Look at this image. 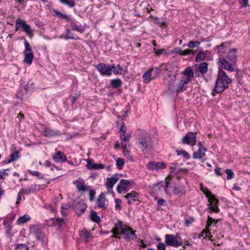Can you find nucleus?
Returning <instances> with one entry per match:
<instances>
[{"instance_id":"nucleus-1","label":"nucleus","mask_w":250,"mask_h":250,"mask_svg":"<svg viewBox=\"0 0 250 250\" xmlns=\"http://www.w3.org/2000/svg\"><path fill=\"white\" fill-rule=\"evenodd\" d=\"M134 136L138 147L144 154H148L153 150L154 146L152 139L145 130H136L134 133Z\"/></svg>"},{"instance_id":"nucleus-2","label":"nucleus","mask_w":250,"mask_h":250,"mask_svg":"<svg viewBox=\"0 0 250 250\" xmlns=\"http://www.w3.org/2000/svg\"><path fill=\"white\" fill-rule=\"evenodd\" d=\"M231 79L227 75L226 73L222 69L219 70L217 79L215 82L213 92L220 93L224 91L229 87V84L231 83Z\"/></svg>"},{"instance_id":"nucleus-3","label":"nucleus","mask_w":250,"mask_h":250,"mask_svg":"<svg viewBox=\"0 0 250 250\" xmlns=\"http://www.w3.org/2000/svg\"><path fill=\"white\" fill-rule=\"evenodd\" d=\"M181 74L183 75V77L175 88V92L177 94L186 90L187 88V85L190 83L194 77L193 70L190 66L186 67Z\"/></svg>"},{"instance_id":"nucleus-4","label":"nucleus","mask_w":250,"mask_h":250,"mask_svg":"<svg viewBox=\"0 0 250 250\" xmlns=\"http://www.w3.org/2000/svg\"><path fill=\"white\" fill-rule=\"evenodd\" d=\"M203 191L206 197L208 198V207L206 208V210L209 213L212 212H219L220 211L218 207L219 200L216 198L215 195L208 189L207 188L205 190H203Z\"/></svg>"},{"instance_id":"nucleus-5","label":"nucleus","mask_w":250,"mask_h":250,"mask_svg":"<svg viewBox=\"0 0 250 250\" xmlns=\"http://www.w3.org/2000/svg\"><path fill=\"white\" fill-rule=\"evenodd\" d=\"M30 232L33 234L36 238L42 243L43 246H45L48 243V239L42 230V228L39 225H32L30 227Z\"/></svg>"},{"instance_id":"nucleus-6","label":"nucleus","mask_w":250,"mask_h":250,"mask_svg":"<svg viewBox=\"0 0 250 250\" xmlns=\"http://www.w3.org/2000/svg\"><path fill=\"white\" fill-rule=\"evenodd\" d=\"M165 238L166 245L168 247L178 248L184 244L181 237L178 234H167L165 235Z\"/></svg>"},{"instance_id":"nucleus-7","label":"nucleus","mask_w":250,"mask_h":250,"mask_svg":"<svg viewBox=\"0 0 250 250\" xmlns=\"http://www.w3.org/2000/svg\"><path fill=\"white\" fill-rule=\"evenodd\" d=\"M15 24L16 31L22 30L30 38L33 36L34 30L31 28L30 25L27 24L25 21L18 19L16 21Z\"/></svg>"},{"instance_id":"nucleus-8","label":"nucleus","mask_w":250,"mask_h":250,"mask_svg":"<svg viewBox=\"0 0 250 250\" xmlns=\"http://www.w3.org/2000/svg\"><path fill=\"white\" fill-rule=\"evenodd\" d=\"M25 46V50L23 53L25 55V58L23 60L24 62L30 65L33 61L34 58V54L32 51L31 47L29 43L25 39L24 42Z\"/></svg>"},{"instance_id":"nucleus-9","label":"nucleus","mask_w":250,"mask_h":250,"mask_svg":"<svg viewBox=\"0 0 250 250\" xmlns=\"http://www.w3.org/2000/svg\"><path fill=\"white\" fill-rule=\"evenodd\" d=\"M125 225H124L122 221L120 220H117L116 222L110 232L113 234L112 237L120 239V235L122 234L124 230Z\"/></svg>"},{"instance_id":"nucleus-10","label":"nucleus","mask_w":250,"mask_h":250,"mask_svg":"<svg viewBox=\"0 0 250 250\" xmlns=\"http://www.w3.org/2000/svg\"><path fill=\"white\" fill-rule=\"evenodd\" d=\"M135 232L131 227L125 225L122 234L123 235V238L126 242H130L137 238V236Z\"/></svg>"},{"instance_id":"nucleus-11","label":"nucleus","mask_w":250,"mask_h":250,"mask_svg":"<svg viewBox=\"0 0 250 250\" xmlns=\"http://www.w3.org/2000/svg\"><path fill=\"white\" fill-rule=\"evenodd\" d=\"M196 132H188L183 138L182 142L183 144L194 146L196 143Z\"/></svg>"},{"instance_id":"nucleus-12","label":"nucleus","mask_w":250,"mask_h":250,"mask_svg":"<svg viewBox=\"0 0 250 250\" xmlns=\"http://www.w3.org/2000/svg\"><path fill=\"white\" fill-rule=\"evenodd\" d=\"M147 168L151 171H158L166 168L164 162L150 161L146 165Z\"/></svg>"},{"instance_id":"nucleus-13","label":"nucleus","mask_w":250,"mask_h":250,"mask_svg":"<svg viewBox=\"0 0 250 250\" xmlns=\"http://www.w3.org/2000/svg\"><path fill=\"white\" fill-rule=\"evenodd\" d=\"M218 64L221 67L230 72H233L234 70V68L233 66L234 63H231L229 61L228 62L226 58L220 57L218 58Z\"/></svg>"},{"instance_id":"nucleus-14","label":"nucleus","mask_w":250,"mask_h":250,"mask_svg":"<svg viewBox=\"0 0 250 250\" xmlns=\"http://www.w3.org/2000/svg\"><path fill=\"white\" fill-rule=\"evenodd\" d=\"M87 208L86 205L85 204L83 200H80L78 202H75L73 205V208L75 211L76 213L80 216L84 212Z\"/></svg>"},{"instance_id":"nucleus-15","label":"nucleus","mask_w":250,"mask_h":250,"mask_svg":"<svg viewBox=\"0 0 250 250\" xmlns=\"http://www.w3.org/2000/svg\"><path fill=\"white\" fill-rule=\"evenodd\" d=\"M96 69L103 76H110L111 75V69L109 65L104 63H100L95 66Z\"/></svg>"},{"instance_id":"nucleus-16","label":"nucleus","mask_w":250,"mask_h":250,"mask_svg":"<svg viewBox=\"0 0 250 250\" xmlns=\"http://www.w3.org/2000/svg\"><path fill=\"white\" fill-rule=\"evenodd\" d=\"M167 180V178H166V182H161L154 185L153 188L154 190L156 192H160L164 190L167 193H168V188L170 186L169 180L168 181Z\"/></svg>"},{"instance_id":"nucleus-17","label":"nucleus","mask_w":250,"mask_h":250,"mask_svg":"<svg viewBox=\"0 0 250 250\" xmlns=\"http://www.w3.org/2000/svg\"><path fill=\"white\" fill-rule=\"evenodd\" d=\"M70 22V26L73 30L77 31L81 33H83L85 29L86 24H79V22L74 19L70 18L69 21Z\"/></svg>"},{"instance_id":"nucleus-18","label":"nucleus","mask_w":250,"mask_h":250,"mask_svg":"<svg viewBox=\"0 0 250 250\" xmlns=\"http://www.w3.org/2000/svg\"><path fill=\"white\" fill-rule=\"evenodd\" d=\"M119 175L116 173L110 178H107L106 182V187L109 192L112 190V188L117 181L119 180Z\"/></svg>"},{"instance_id":"nucleus-19","label":"nucleus","mask_w":250,"mask_h":250,"mask_svg":"<svg viewBox=\"0 0 250 250\" xmlns=\"http://www.w3.org/2000/svg\"><path fill=\"white\" fill-rule=\"evenodd\" d=\"M199 148L197 152H195L193 154V158L194 159H202L206 155L207 148L203 146L201 142L198 143Z\"/></svg>"},{"instance_id":"nucleus-20","label":"nucleus","mask_w":250,"mask_h":250,"mask_svg":"<svg viewBox=\"0 0 250 250\" xmlns=\"http://www.w3.org/2000/svg\"><path fill=\"white\" fill-rule=\"evenodd\" d=\"M229 44L228 42H222L220 45L216 46L217 52L220 57H224L225 54L229 50Z\"/></svg>"},{"instance_id":"nucleus-21","label":"nucleus","mask_w":250,"mask_h":250,"mask_svg":"<svg viewBox=\"0 0 250 250\" xmlns=\"http://www.w3.org/2000/svg\"><path fill=\"white\" fill-rule=\"evenodd\" d=\"M130 181L128 180L122 179L119 183L117 187V191L118 193L121 194L123 191L126 192L127 190V186L130 185Z\"/></svg>"},{"instance_id":"nucleus-22","label":"nucleus","mask_w":250,"mask_h":250,"mask_svg":"<svg viewBox=\"0 0 250 250\" xmlns=\"http://www.w3.org/2000/svg\"><path fill=\"white\" fill-rule=\"evenodd\" d=\"M53 160L57 163H62L66 162L67 160L65 154L60 151H58L52 157Z\"/></svg>"},{"instance_id":"nucleus-23","label":"nucleus","mask_w":250,"mask_h":250,"mask_svg":"<svg viewBox=\"0 0 250 250\" xmlns=\"http://www.w3.org/2000/svg\"><path fill=\"white\" fill-rule=\"evenodd\" d=\"M106 203H108V201H106L105 194L104 193H101L97 201V206L100 208L106 209L107 206Z\"/></svg>"},{"instance_id":"nucleus-24","label":"nucleus","mask_w":250,"mask_h":250,"mask_svg":"<svg viewBox=\"0 0 250 250\" xmlns=\"http://www.w3.org/2000/svg\"><path fill=\"white\" fill-rule=\"evenodd\" d=\"M80 237L85 242H87L92 238L91 232L86 229H83L80 233Z\"/></svg>"},{"instance_id":"nucleus-25","label":"nucleus","mask_w":250,"mask_h":250,"mask_svg":"<svg viewBox=\"0 0 250 250\" xmlns=\"http://www.w3.org/2000/svg\"><path fill=\"white\" fill-rule=\"evenodd\" d=\"M236 51L237 49L235 48L230 49L227 54L226 58L231 63H235L237 60Z\"/></svg>"},{"instance_id":"nucleus-26","label":"nucleus","mask_w":250,"mask_h":250,"mask_svg":"<svg viewBox=\"0 0 250 250\" xmlns=\"http://www.w3.org/2000/svg\"><path fill=\"white\" fill-rule=\"evenodd\" d=\"M127 199V203L131 204L134 201L138 200L139 194L135 191H132L131 192L127 193L124 196Z\"/></svg>"},{"instance_id":"nucleus-27","label":"nucleus","mask_w":250,"mask_h":250,"mask_svg":"<svg viewBox=\"0 0 250 250\" xmlns=\"http://www.w3.org/2000/svg\"><path fill=\"white\" fill-rule=\"evenodd\" d=\"M131 136L129 134H125L124 133L122 135H121L120 138L121 139V145L122 147L124 150L125 153V149H126L128 143V141L130 139Z\"/></svg>"},{"instance_id":"nucleus-28","label":"nucleus","mask_w":250,"mask_h":250,"mask_svg":"<svg viewBox=\"0 0 250 250\" xmlns=\"http://www.w3.org/2000/svg\"><path fill=\"white\" fill-rule=\"evenodd\" d=\"M43 134L47 137H53L60 134L59 131L48 127H45L43 131Z\"/></svg>"},{"instance_id":"nucleus-29","label":"nucleus","mask_w":250,"mask_h":250,"mask_svg":"<svg viewBox=\"0 0 250 250\" xmlns=\"http://www.w3.org/2000/svg\"><path fill=\"white\" fill-rule=\"evenodd\" d=\"M73 184L76 185L78 190L80 192H83L85 191L89 190L90 188L89 186H85L83 182H80L77 180L73 181Z\"/></svg>"},{"instance_id":"nucleus-30","label":"nucleus","mask_w":250,"mask_h":250,"mask_svg":"<svg viewBox=\"0 0 250 250\" xmlns=\"http://www.w3.org/2000/svg\"><path fill=\"white\" fill-rule=\"evenodd\" d=\"M177 75V74L174 75L170 74L168 75L169 77L171 78L168 83V89L173 93L175 92V84Z\"/></svg>"},{"instance_id":"nucleus-31","label":"nucleus","mask_w":250,"mask_h":250,"mask_svg":"<svg viewBox=\"0 0 250 250\" xmlns=\"http://www.w3.org/2000/svg\"><path fill=\"white\" fill-rule=\"evenodd\" d=\"M87 167L90 170L100 169L104 167V166L102 164L93 163L90 160L87 161Z\"/></svg>"},{"instance_id":"nucleus-32","label":"nucleus","mask_w":250,"mask_h":250,"mask_svg":"<svg viewBox=\"0 0 250 250\" xmlns=\"http://www.w3.org/2000/svg\"><path fill=\"white\" fill-rule=\"evenodd\" d=\"M185 187L184 186L175 185L173 187V192L176 195L181 196L185 194Z\"/></svg>"},{"instance_id":"nucleus-33","label":"nucleus","mask_w":250,"mask_h":250,"mask_svg":"<svg viewBox=\"0 0 250 250\" xmlns=\"http://www.w3.org/2000/svg\"><path fill=\"white\" fill-rule=\"evenodd\" d=\"M37 189V185L36 184H32L28 188H22L21 189L20 194H29L36 191Z\"/></svg>"},{"instance_id":"nucleus-34","label":"nucleus","mask_w":250,"mask_h":250,"mask_svg":"<svg viewBox=\"0 0 250 250\" xmlns=\"http://www.w3.org/2000/svg\"><path fill=\"white\" fill-rule=\"evenodd\" d=\"M53 16H56L57 17L67 21H69L70 20V17L69 15L63 14L58 10L54 9L53 10Z\"/></svg>"},{"instance_id":"nucleus-35","label":"nucleus","mask_w":250,"mask_h":250,"mask_svg":"<svg viewBox=\"0 0 250 250\" xmlns=\"http://www.w3.org/2000/svg\"><path fill=\"white\" fill-rule=\"evenodd\" d=\"M208 63L203 62L199 65V70L202 76H204L208 70Z\"/></svg>"},{"instance_id":"nucleus-36","label":"nucleus","mask_w":250,"mask_h":250,"mask_svg":"<svg viewBox=\"0 0 250 250\" xmlns=\"http://www.w3.org/2000/svg\"><path fill=\"white\" fill-rule=\"evenodd\" d=\"M64 39H73L75 40H80V38L78 36L72 33L69 29H67L65 31Z\"/></svg>"},{"instance_id":"nucleus-37","label":"nucleus","mask_w":250,"mask_h":250,"mask_svg":"<svg viewBox=\"0 0 250 250\" xmlns=\"http://www.w3.org/2000/svg\"><path fill=\"white\" fill-rule=\"evenodd\" d=\"M30 217L28 214H24L19 218L16 223L18 225L23 224L30 220Z\"/></svg>"},{"instance_id":"nucleus-38","label":"nucleus","mask_w":250,"mask_h":250,"mask_svg":"<svg viewBox=\"0 0 250 250\" xmlns=\"http://www.w3.org/2000/svg\"><path fill=\"white\" fill-rule=\"evenodd\" d=\"M122 83V81L120 79H112L110 81V84L113 88H118L121 85Z\"/></svg>"},{"instance_id":"nucleus-39","label":"nucleus","mask_w":250,"mask_h":250,"mask_svg":"<svg viewBox=\"0 0 250 250\" xmlns=\"http://www.w3.org/2000/svg\"><path fill=\"white\" fill-rule=\"evenodd\" d=\"M151 72L152 70H149L143 74V78L145 82L148 83L152 80L151 78Z\"/></svg>"},{"instance_id":"nucleus-40","label":"nucleus","mask_w":250,"mask_h":250,"mask_svg":"<svg viewBox=\"0 0 250 250\" xmlns=\"http://www.w3.org/2000/svg\"><path fill=\"white\" fill-rule=\"evenodd\" d=\"M207 56L206 54L204 52H199L195 58V61L196 62H199L201 61H203L205 59Z\"/></svg>"},{"instance_id":"nucleus-41","label":"nucleus","mask_w":250,"mask_h":250,"mask_svg":"<svg viewBox=\"0 0 250 250\" xmlns=\"http://www.w3.org/2000/svg\"><path fill=\"white\" fill-rule=\"evenodd\" d=\"M19 152L18 151H15L12 153L10 155V158L7 161V163H10L12 162L17 160L19 157Z\"/></svg>"},{"instance_id":"nucleus-42","label":"nucleus","mask_w":250,"mask_h":250,"mask_svg":"<svg viewBox=\"0 0 250 250\" xmlns=\"http://www.w3.org/2000/svg\"><path fill=\"white\" fill-rule=\"evenodd\" d=\"M90 218L92 221L95 223H98L100 221V218L98 216L97 213L94 211L91 212Z\"/></svg>"},{"instance_id":"nucleus-43","label":"nucleus","mask_w":250,"mask_h":250,"mask_svg":"<svg viewBox=\"0 0 250 250\" xmlns=\"http://www.w3.org/2000/svg\"><path fill=\"white\" fill-rule=\"evenodd\" d=\"M27 171L29 174L34 176L37 177L40 179H42L43 178V174L37 171H32L30 169H28Z\"/></svg>"},{"instance_id":"nucleus-44","label":"nucleus","mask_w":250,"mask_h":250,"mask_svg":"<svg viewBox=\"0 0 250 250\" xmlns=\"http://www.w3.org/2000/svg\"><path fill=\"white\" fill-rule=\"evenodd\" d=\"M177 154L178 155H182L184 158L189 159L190 158V155L187 151L181 150H176Z\"/></svg>"},{"instance_id":"nucleus-45","label":"nucleus","mask_w":250,"mask_h":250,"mask_svg":"<svg viewBox=\"0 0 250 250\" xmlns=\"http://www.w3.org/2000/svg\"><path fill=\"white\" fill-rule=\"evenodd\" d=\"M14 250H29L28 247L25 244H18Z\"/></svg>"},{"instance_id":"nucleus-46","label":"nucleus","mask_w":250,"mask_h":250,"mask_svg":"<svg viewBox=\"0 0 250 250\" xmlns=\"http://www.w3.org/2000/svg\"><path fill=\"white\" fill-rule=\"evenodd\" d=\"M125 165V161L123 159L118 158L116 160V166L118 169H121L123 168Z\"/></svg>"},{"instance_id":"nucleus-47","label":"nucleus","mask_w":250,"mask_h":250,"mask_svg":"<svg viewBox=\"0 0 250 250\" xmlns=\"http://www.w3.org/2000/svg\"><path fill=\"white\" fill-rule=\"evenodd\" d=\"M200 44V42L199 41H189L187 45L190 48H193L196 46L198 47Z\"/></svg>"},{"instance_id":"nucleus-48","label":"nucleus","mask_w":250,"mask_h":250,"mask_svg":"<svg viewBox=\"0 0 250 250\" xmlns=\"http://www.w3.org/2000/svg\"><path fill=\"white\" fill-rule=\"evenodd\" d=\"M60 1L62 4L67 5L69 7H73L75 4L73 1H69V0H60Z\"/></svg>"},{"instance_id":"nucleus-49","label":"nucleus","mask_w":250,"mask_h":250,"mask_svg":"<svg viewBox=\"0 0 250 250\" xmlns=\"http://www.w3.org/2000/svg\"><path fill=\"white\" fill-rule=\"evenodd\" d=\"M226 173L227 174V178L228 180H230L234 177V173L230 169H226L225 170Z\"/></svg>"},{"instance_id":"nucleus-50","label":"nucleus","mask_w":250,"mask_h":250,"mask_svg":"<svg viewBox=\"0 0 250 250\" xmlns=\"http://www.w3.org/2000/svg\"><path fill=\"white\" fill-rule=\"evenodd\" d=\"M9 170V169L0 170V179L4 180L5 179L6 177L8 175V173L6 171Z\"/></svg>"},{"instance_id":"nucleus-51","label":"nucleus","mask_w":250,"mask_h":250,"mask_svg":"<svg viewBox=\"0 0 250 250\" xmlns=\"http://www.w3.org/2000/svg\"><path fill=\"white\" fill-rule=\"evenodd\" d=\"M195 51L190 49H186L184 50H182V56H186L188 55H194L195 54Z\"/></svg>"},{"instance_id":"nucleus-52","label":"nucleus","mask_w":250,"mask_h":250,"mask_svg":"<svg viewBox=\"0 0 250 250\" xmlns=\"http://www.w3.org/2000/svg\"><path fill=\"white\" fill-rule=\"evenodd\" d=\"M208 229H209V228H207V227H206V228L205 229H203L201 233L203 235L206 234V235L205 236H204V238H208L209 239H210V237H212V236L208 232Z\"/></svg>"},{"instance_id":"nucleus-53","label":"nucleus","mask_w":250,"mask_h":250,"mask_svg":"<svg viewBox=\"0 0 250 250\" xmlns=\"http://www.w3.org/2000/svg\"><path fill=\"white\" fill-rule=\"evenodd\" d=\"M96 192L94 189H91L89 190V200L91 202H92L95 199Z\"/></svg>"},{"instance_id":"nucleus-54","label":"nucleus","mask_w":250,"mask_h":250,"mask_svg":"<svg viewBox=\"0 0 250 250\" xmlns=\"http://www.w3.org/2000/svg\"><path fill=\"white\" fill-rule=\"evenodd\" d=\"M239 2L241 8L246 7L249 5V0H239Z\"/></svg>"},{"instance_id":"nucleus-55","label":"nucleus","mask_w":250,"mask_h":250,"mask_svg":"<svg viewBox=\"0 0 250 250\" xmlns=\"http://www.w3.org/2000/svg\"><path fill=\"white\" fill-rule=\"evenodd\" d=\"M44 166L46 167H50L52 170H53V167H55L54 164H52L50 161L48 160L44 162Z\"/></svg>"},{"instance_id":"nucleus-56","label":"nucleus","mask_w":250,"mask_h":250,"mask_svg":"<svg viewBox=\"0 0 250 250\" xmlns=\"http://www.w3.org/2000/svg\"><path fill=\"white\" fill-rule=\"evenodd\" d=\"M116 205H115V208L118 210H121L122 209V206L120 205V204L121 203L122 201L120 199H116L115 200Z\"/></svg>"},{"instance_id":"nucleus-57","label":"nucleus","mask_w":250,"mask_h":250,"mask_svg":"<svg viewBox=\"0 0 250 250\" xmlns=\"http://www.w3.org/2000/svg\"><path fill=\"white\" fill-rule=\"evenodd\" d=\"M213 221H215V219H213L212 217L209 216V215L208 217V221H207V228H209L210 226H211L212 223L213 222Z\"/></svg>"},{"instance_id":"nucleus-58","label":"nucleus","mask_w":250,"mask_h":250,"mask_svg":"<svg viewBox=\"0 0 250 250\" xmlns=\"http://www.w3.org/2000/svg\"><path fill=\"white\" fill-rule=\"evenodd\" d=\"M156 247L157 250H166V245L163 243L157 244Z\"/></svg>"},{"instance_id":"nucleus-59","label":"nucleus","mask_w":250,"mask_h":250,"mask_svg":"<svg viewBox=\"0 0 250 250\" xmlns=\"http://www.w3.org/2000/svg\"><path fill=\"white\" fill-rule=\"evenodd\" d=\"M182 49L180 47H176L173 50V53L176 54H179L182 56Z\"/></svg>"},{"instance_id":"nucleus-60","label":"nucleus","mask_w":250,"mask_h":250,"mask_svg":"<svg viewBox=\"0 0 250 250\" xmlns=\"http://www.w3.org/2000/svg\"><path fill=\"white\" fill-rule=\"evenodd\" d=\"M70 208L69 205L67 204L63 205L61 207V212L62 214L63 215L65 214V213L63 211V209H67Z\"/></svg>"},{"instance_id":"nucleus-61","label":"nucleus","mask_w":250,"mask_h":250,"mask_svg":"<svg viewBox=\"0 0 250 250\" xmlns=\"http://www.w3.org/2000/svg\"><path fill=\"white\" fill-rule=\"evenodd\" d=\"M48 209L51 212H54L57 209V207L51 204L48 206Z\"/></svg>"},{"instance_id":"nucleus-62","label":"nucleus","mask_w":250,"mask_h":250,"mask_svg":"<svg viewBox=\"0 0 250 250\" xmlns=\"http://www.w3.org/2000/svg\"><path fill=\"white\" fill-rule=\"evenodd\" d=\"M215 174L219 176H222L223 173L221 172V168L220 167H216L215 169Z\"/></svg>"},{"instance_id":"nucleus-63","label":"nucleus","mask_w":250,"mask_h":250,"mask_svg":"<svg viewBox=\"0 0 250 250\" xmlns=\"http://www.w3.org/2000/svg\"><path fill=\"white\" fill-rule=\"evenodd\" d=\"M183 241V245L182 246V248H183V249H185L186 248V246H192V244L191 243H190L188 241V240H184Z\"/></svg>"},{"instance_id":"nucleus-64","label":"nucleus","mask_w":250,"mask_h":250,"mask_svg":"<svg viewBox=\"0 0 250 250\" xmlns=\"http://www.w3.org/2000/svg\"><path fill=\"white\" fill-rule=\"evenodd\" d=\"M154 50H155V54L157 55H160L162 54L164 51V49H156L155 48H154Z\"/></svg>"}]
</instances>
